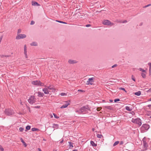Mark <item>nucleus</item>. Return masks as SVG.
Wrapping results in <instances>:
<instances>
[{
  "label": "nucleus",
  "instance_id": "10",
  "mask_svg": "<svg viewBox=\"0 0 151 151\" xmlns=\"http://www.w3.org/2000/svg\"><path fill=\"white\" fill-rule=\"evenodd\" d=\"M70 101H65V104L60 107V108L63 109L67 107L68 105L70 104Z\"/></svg>",
  "mask_w": 151,
  "mask_h": 151
},
{
  "label": "nucleus",
  "instance_id": "24",
  "mask_svg": "<svg viewBox=\"0 0 151 151\" xmlns=\"http://www.w3.org/2000/svg\"><path fill=\"white\" fill-rule=\"evenodd\" d=\"M138 70L141 71L143 73H146V71L141 68H139L138 69Z\"/></svg>",
  "mask_w": 151,
  "mask_h": 151
},
{
  "label": "nucleus",
  "instance_id": "9",
  "mask_svg": "<svg viewBox=\"0 0 151 151\" xmlns=\"http://www.w3.org/2000/svg\"><path fill=\"white\" fill-rule=\"evenodd\" d=\"M95 78H91L88 79V81H87L86 84L87 85H92L94 81Z\"/></svg>",
  "mask_w": 151,
  "mask_h": 151
},
{
  "label": "nucleus",
  "instance_id": "31",
  "mask_svg": "<svg viewBox=\"0 0 151 151\" xmlns=\"http://www.w3.org/2000/svg\"><path fill=\"white\" fill-rule=\"evenodd\" d=\"M119 142L118 141H117L115 142L113 144V146H115L116 145H117L119 144Z\"/></svg>",
  "mask_w": 151,
  "mask_h": 151
},
{
  "label": "nucleus",
  "instance_id": "38",
  "mask_svg": "<svg viewBox=\"0 0 151 151\" xmlns=\"http://www.w3.org/2000/svg\"><path fill=\"white\" fill-rule=\"evenodd\" d=\"M119 88L120 89L123 90L124 91H125V92H126V91L125 90V88Z\"/></svg>",
  "mask_w": 151,
  "mask_h": 151
},
{
  "label": "nucleus",
  "instance_id": "3",
  "mask_svg": "<svg viewBox=\"0 0 151 151\" xmlns=\"http://www.w3.org/2000/svg\"><path fill=\"white\" fill-rule=\"evenodd\" d=\"M150 128L149 125L147 124H144L140 128L141 131L142 132L147 131Z\"/></svg>",
  "mask_w": 151,
  "mask_h": 151
},
{
  "label": "nucleus",
  "instance_id": "57",
  "mask_svg": "<svg viewBox=\"0 0 151 151\" xmlns=\"http://www.w3.org/2000/svg\"><path fill=\"white\" fill-rule=\"evenodd\" d=\"M92 130H93V131H94V129H93Z\"/></svg>",
  "mask_w": 151,
  "mask_h": 151
},
{
  "label": "nucleus",
  "instance_id": "43",
  "mask_svg": "<svg viewBox=\"0 0 151 151\" xmlns=\"http://www.w3.org/2000/svg\"><path fill=\"white\" fill-rule=\"evenodd\" d=\"M147 114L148 115H151V111L148 112Z\"/></svg>",
  "mask_w": 151,
  "mask_h": 151
},
{
  "label": "nucleus",
  "instance_id": "1",
  "mask_svg": "<svg viewBox=\"0 0 151 151\" xmlns=\"http://www.w3.org/2000/svg\"><path fill=\"white\" fill-rule=\"evenodd\" d=\"M45 88L42 89V91L45 94H48L50 93L54 92L55 90V88L50 86H45Z\"/></svg>",
  "mask_w": 151,
  "mask_h": 151
},
{
  "label": "nucleus",
  "instance_id": "14",
  "mask_svg": "<svg viewBox=\"0 0 151 151\" xmlns=\"http://www.w3.org/2000/svg\"><path fill=\"white\" fill-rule=\"evenodd\" d=\"M26 37V35L24 34H19L17 35L16 38H25Z\"/></svg>",
  "mask_w": 151,
  "mask_h": 151
},
{
  "label": "nucleus",
  "instance_id": "19",
  "mask_svg": "<svg viewBox=\"0 0 151 151\" xmlns=\"http://www.w3.org/2000/svg\"><path fill=\"white\" fill-rule=\"evenodd\" d=\"M38 96L39 97H42L44 95V94L40 92H38Z\"/></svg>",
  "mask_w": 151,
  "mask_h": 151
},
{
  "label": "nucleus",
  "instance_id": "18",
  "mask_svg": "<svg viewBox=\"0 0 151 151\" xmlns=\"http://www.w3.org/2000/svg\"><path fill=\"white\" fill-rule=\"evenodd\" d=\"M20 140H21V142L23 144L24 146L25 147H26L27 146V144L25 143V142L24 141L23 139H22V138H21Z\"/></svg>",
  "mask_w": 151,
  "mask_h": 151
},
{
  "label": "nucleus",
  "instance_id": "32",
  "mask_svg": "<svg viewBox=\"0 0 151 151\" xmlns=\"http://www.w3.org/2000/svg\"><path fill=\"white\" fill-rule=\"evenodd\" d=\"M97 137H98L99 138H101L103 136L101 134H97Z\"/></svg>",
  "mask_w": 151,
  "mask_h": 151
},
{
  "label": "nucleus",
  "instance_id": "56",
  "mask_svg": "<svg viewBox=\"0 0 151 151\" xmlns=\"http://www.w3.org/2000/svg\"><path fill=\"white\" fill-rule=\"evenodd\" d=\"M109 107L107 106L106 108H108V109H109Z\"/></svg>",
  "mask_w": 151,
  "mask_h": 151
},
{
  "label": "nucleus",
  "instance_id": "59",
  "mask_svg": "<svg viewBox=\"0 0 151 151\" xmlns=\"http://www.w3.org/2000/svg\"><path fill=\"white\" fill-rule=\"evenodd\" d=\"M53 151H56V150H54Z\"/></svg>",
  "mask_w": 151,
  "mask_h": 151
},
{
  "label": "nucleus",
  "instance_id": "2",
  "mask_svg": "<svg viewBox=\"0 0 151 151\" xmlns=\"http://www.w3.org/2000/svg\"><path fill=\"white\" fill-rule=\"evenodd\" d=\"M131 121L133 123L137 124L139 127L142 124L141 120L138 118L136 119L132 118Z\"/></svg>",
  "mask_w": 151,
  "mask_h": 151
},
{
  "label": "nucleus",
  "instance_id": "45",
  "mask_svg": "<svg viewBox=\"0 0 151 151\" xmlns=\"http://www.w3.org/2000/svg\"><path fill=\"white\" fill-rule=\"evenodd\" d=\"M116 66H117V65H116V64H115V65H113L112 66V68H114V67H116Z\"/></svg>",
  "mask_w": 151,
  "mask_h": 151
},
{
  "label": "nucleus",
  "instance_id": "21",
  "mask_svg": "<svg viewBox=\"0 0 151 151\" xmlns=\"http://www.w3.org/2000/svg\"><path fill=\"white\" fill-rule=\"evenodd\" d=\"M141 92L140 91H139L137 92L134 93V94L137 96H139L141 95Z\"/></svg>",
  "mask_w": 151,
  "mask_h": 151
},
{
  "label": "nucleus",
  "instance_id": "36",
  "mask_svg": "<svg viewBox=\"0 0 151 151\" xmlns=\"http://www.w3.org/2000/svg\"><path fill=\"white\" fill-rule=\"evenodd\" d=\"M0 150L1 151H4V149L3 148V147H2V146H1V145H0Z\"/></svg>",
  "mask_w": 151,
  "mask_h": 151
},
{
  "label": "nucleus",
  "instance_id": "8",
  "mask_svg": "<svg viewBox=\"0 0 151 151\" xmlns=\"http://www.w3.org/2000/svg\"><path fill=\"white\" fill-rule=\"evenodd\" d=\"M36 101V99L33 96H31L28 99V102L31 104H33Z\"/></svg>",
  "mask_w": 151,
  "mask_h": 151
},
{
  "label": "nucleus",
  "instance_id": "5",
  "mask_svg": "<svg viewBox=\"0 0 151 151\" xmlns=\"http://www.w3.org/2000/svg\"><path fill=\"white\" fill-rule=\"evenodd\" d=\"M5 114L8 116H11L13 115L14 113V112L11 109H6L5 111Z\"/></svg>",
  "mask_w": 151,
  "mask_h": 151
},
{
  "label": "nucleus",
  "instance_id": "15",
  "mask_svg": "<svg viewBox=\"0 0 151 151\" xmlns=\"http://www.w3.org/2000/svg\"><path fill=\"white\" fill-rule=\"evenodd\" d=\"M30 45L32 46H37V42H34L30 44Z\"/></svg>",
  "mask_w": 151,
  "mask_h": 151
},
{
  "label": "nucleus",
  "instance_id": "54",
  "mask_svg": "<svg viewBox=\"0 0 151 151\" xmlns=\"http://www.w3.org/2000/svg\"><path fill=\"white\" fill-rule=\"evenodd\" d=\"M109 101H110L111 102H112L113 101L111 100H109Z\"/></svg>",
  "mask_w": 151,
  "mask_h": 151
},
{
  "label": "nucleus",
  "instance_id": "6",
  "mask_svg": "<svg viewBox=\"0 0 151 151\" xmlns=\"http://www.w3.org/2000/svg\"><path fill=\"white\" fill-rule=\"evenodd\" d=\"M32 83L33 85L37 86H44V83H41L40 81L37 80L32 81Z\"/></svg>",
  "mask_w": 151,
  "mask_h": 151
},
{
  "label": "nucleus",
  "instance_id": "39",
  "mask_svg": "<svg viewBox=\"0 0 151 151\" xmlns=\"http://www.w3.org/2000/svg\"><path fill=\"white\" fill-rule=\"evenodd\" d=\"M132 79L134 81H135L133 75H132Z\"/></svg>",
  "mask_w": 151,
  "mask_h": 151
},
{
  "label": "nucleus",
  "instance_id": "47",
  "mask_svg": "<svg viewBox=\"0 0 151 151\" xmlns=\"http://www.w3.org/2000/svg\"><path fill=\"white\" fill-rule=\"evenodd\" d=\"M124 143V142H123L122 141H121L120 143V145H122Z\"/></svg>",
  "mask_w": 151,
  "mask_h": 151
},
{
  "label": "nucleus",
  "instance_id": "48",
  "mask_svg": "<svg viewBox=\"0 0 151 151\" xmlns=\"http://www.w3.org/2000/svg\"><path fill=\"white\" fill-rule=\"evenodd\" d=\"M150 5H151L150 4H148V5L146 6L145 7H148V6H150Z\"/></svg>",
  "mask_w": 151,
  "mask_h": 151
},
{
  "label": "nucleus",
  "instance_id": "26",
  "mask_svg": "<svg viewBox=\"0 0 151 151\" xmlns=\"http://www.w3.org/2000/svg\"><path fill=\"white\" fill-rule=\"evenodd\" d=\"M31 130L32 131L34 132V131H38V130H39V129L37 128H32Z\"/></svg>",
  "mask_w": 151,
  "mask_h": 151
},
{
  "label": "nucleus",
  "instance_id": "12",
  "mask_svg": "<svg viewBox=\"0 0 151 151\" xmlns=\"http://www.w3.org/2000/svg\"><path fill=\"white\" fill-rule=\"evenodd\" d=\"M143 146L144 147V148L143 150H146V148L147 146V144L145 140L144 139H143Z\"/></svg>",
  "mask_w": 151,
  "mask_h": 151
},
{
  "label": "nucleus",
  "instance_id": "22",
  "mask_svg": "<svg viewBox=\"0 0 151 151\" xmlns=\"http://www.w3.org/2000/svg\"><path fill=\"white\" fill-rule=\"evenodd\" d=\"M146 72L142 73H141V75H142V77L144 78H145L146 77Z\"/></svg>",
  "mask_w": 151,
  "mask_h": 151
},
{
  "label": "nucleus",
  "instance_id": "27",
  "mask_svg": "<svg viewBox=\"0 0 151 151\" xmlns=\"http://www.w3.org/2000/svg\"><path fill=\"white\" fill-rule=\"evenodd\" d=\"M76 112L78 113L79 114L82 113V111L81 110V108L79 110H77L76 111Z\"/></svg>",
  "mask_w": 151,
  "mask_h": 151
},
{
  "label": "nucleus",
  "instance_id": "4",
  "mask_svg": "<svg viewBox=\"0 0 151 151\" xmlns=\"http://www.w3.org/2000/svg\"><path fill=\"white\" fill-rule=\"evenodd\" d=\"M82 113L83 114L88 113V111H90V109L88 106H83L81 108Z\"/></svg>",
  "mask_w": 151,
  "mask_h": 151
},
{
  "label": "nucleus",
  "instance_id": "16",
  "mask_svg": "<svg viewBox=\"0 0 151 151\" xmlns=\"http://www.w3.org/2000/svg\"><path fill=\"white\" fill-rule=\"evenodd\" d=\"M32 5L33 6H40V5L36 2H32Z\"/></svg>",
  "mask_w": 151,
  "mask_h": 151
},
{
  "label": "nucleus",
  "instance_id": "7",
  "mask_svg": "<svg viewBox=\"0 0 151 151\" xmlns=\"http://www.w3.org/2000/svg\"><path fill=\"white\" fill-rule=\"evenodd\" d=\"M102 24L106 25L112 26L114 24L113 23L111 22L108 20H104L102 21Z\"/></svg>",
  "mask_w": 151,
  "mask_h": 151
},
{
  "label": "nucleus",
  "instance_id": "49",
  "mask_svg": "<svg viewBox=\"0 0 151 151\" xmlns=\"http://www.w3.org/2000/svg\"><path fill=\"white\" fill-rule=\"evenodd\" d=\"M127 21L126 20H124V21L122 22L123 23H126L127 22Z\"/></svg>",
  "mask_w": 151,
  "mask_h": 151
},
{
  "label": "nucleus",
  "instance_id": "58",
  "mask_svg": "<svg viewBox=\"0 0 151 151\" xmlns=\"http://www.w3.org/2000/svg\"><path fill=\"white\" fill-rule=\"evenodd\" d=\"M151 106V105H148L149 106Z\"/></svg>",
  "mask_w": 151,
  "mask_h": 151
},
{
  "label": "nucleus",
  "instance_id": "34",
  "mask_svg": "<svg viewBox=\"0 0 151 151\" xmlns=\"http://www.w3.org/2000/svg\"><path fill=\"white\" fill-rule=\"evenodd\" d=\"M53 115L54 117H55V118H56V119L59 118V116H57L55 114L53 113Z\"/></svg>",
  "mask_w": 151,
  "mask_h": 151
},
{
  "label": "nucleus",
  "instance_id": "33",
  "mask_svg": "<svg viewBox=\"0 0 151 151\" xmlns=\"http://www.w3.org/2000/svg\"><path fill=\"white\" fill-rule=\"evenodd\" d=\"M56 21L57 22L60 23H63V24H67V23L66 22H63V21H62L56 20Z\"/></svg>",
  "mask_w": 151,
  "mask_h": 151
},
{
  "label": "nucleus",
  "instance_id": "51",
  "mask_svg": "<svg viewBox=\"0 0 151 151\" xmlns=\"http://www.w3.org/2000/svg\"><path fill=\"white\" fill-rule=\"evenodd\" d=\"M63 139H62V140L60 141V143H62L63 142Z\"/></svg>",
  "mask_w": 151,
  "mask_h": 151
},
{
  "label": "nucleus",
  "instance_id": "20",
  "mask_svg": "<svg viewBox=\"0 0 151 151\" xmlns=\"http://www.w3.org/2000/svg\"><path fill=\"white\" fill-rule=\"evenodd\" d=\"M52 127L53 128L58 129V125L57 124H53Z\"/></svg>",
  "mask_w": 151,
  "mask_h": 151
},
{
  "label": "nucleus",
  "instance_id": "11",
  "mask_svg": "<svg viewBox=\"0 0 151 151\" xmlns=\"http://www.w3.org/2000/svg\"><path fill=\"white\" fill-rule=\"evenodd\" d=\"M24 54L25 57L26 58H28V56L27 53V47L26 45H25L24 46Z\"/></svg>",
  "mask_w": 151,
  "mask_h": 151
},
{
  "label": "nucleus",
  "instance_id": "46",
  "mask_svg": "<svg viewBox=\"0 0 151 151\" xmlns=\"http://www.w3.org/2000/svg\"><path fill=\"white\" fill-rule=\"evenodd\" d=\"M91 26L90 24H88L86 25V26L87 27H90Z\"/></svg>",
  "mask_w": 151,
  "mask_h": 151
},
{
  "label": "nucleus",
  "instance_id": "44",
  "mask_svg": "<svg viewBox=\"0 0 151 151\" xmlns=\"http://www.w3.org/2000/svg\"><path fill=\"white\" fill-rule=\"evenodd\" d=\"M101 109V108L99 107V108H97L96 109H97V111H99L100 110V109Z\"/></svg>",
  "mask_w": 151,
  "mask_h": 151
},
{
  "label": "nucleus",
  "instance_id": "37",
  "mask_svg": "<svg viewBox=\"0 0 151 151\" xmlns=\"http://www.w3.org/2000/svg\"><path fill=\"white\" fill-rule=\"evenodd\" d=\"M119 100H119V99H115L114 100V102H116L117 101H119Z\"/></svg>",
  "mask_w": 151,
  "mask_h": 151
},
{
  "label": "nucleus",
  "instance_id": "13",
  "mask_svg": "<svg viewBox=\"0 0 151 151\" xmlns=\"http://www.w3.org/2000/svg\"><path fill=\"white\" fill-rule=\"evenodd\" d=\"M68 62L69 64H73L76 63L77 62L76 60H69L68 61Z\"/></svg>",
  "mask_w": 151,
  "mask_h": 151
},
{
  "label": "nucleus",
  "instance_id": "41",
  "mask_svg": "<svg viewBox=\"0 0 151 151\" xmlns=\"http://www.w3.org/2000/svg\"><path fill=\"white\" fill-rule=\"evenodd\" d=\"M21 32V30L19 29L18 30L17 33L18 34L20 33Z\"/></svg>",
  "mask_w": 151,
  "mask_h": 151
},
{
  "label": "nucleus",
  "instance_id": "35",
  "mask_svg": "<svg viewBox=\"0 0 151 151\" xmlns=\"http://www.w3.org/2000/svg\"><path fill=\"white\" fill-rule=\"evenodd\" d=\"M24 130V129L22 127H20L19 128V130L20 132H22Z\"/></svg>",
  "mask_w": 151,
  "mask_h": 151
},
{
  "label": "nucleus",
  "instance_id": "55",
  "mask_svg": "<svg viewBox=\"0 0 151 151\" xmlns=\"http://www.w3.org/2000/svg\"><path fill=\"white\" fill-rule=\"evenodd\" d=\"M149 101H151V99H150Z\"/></svg>",
  "mask_w": 151,
  "mask_h": 151
},
{
  "label": "nucleus",
  "instance_id": "28",
  "mask_svg": "<svg viewBox=\"0 0 151 151\" xmlns=\"http://www.w3.org/2000/svg\"><path fill=\"white\" fill-rule=\"evenodd\" d=\"M31 127L29 125H28L26 127V130H25V131H26L27 130H29L30 129Z\"/></svg>",
  "mask_w": 151,
  "mask_h": 151
},
{
  "label": "nucleus",
  "instance_id": "40",
  "mask_svg": "<svg viewBox=\"0 0 151 151\" xmlns=\"http://www.w3.org/2000/svg\"><path fill=\"white\" fill-rule=\"evenodd\" d=\"M35 22L34 21H31V22L30 24L31 25H33L35 24Z\"/></svg>",
  "mask_w": 151,
  "mask_h": 151
},
{
  "label": "nucleus",
  "instance_id": "17",
  "mask_svg": "<svg viewBox=\"0 0 151 151\" xmlns=\"http://www.w3.org/2000/svg\"><path fill=\"white\" fill-rule=\"evenodd\" d=\"M90 143L92 146L93 147H96L97 146V144H95L93 141H91L90 142Z\"/></svg>",
  "mask_w": 151,
  "mask_h": 151
},
{
  "label": "nucleus",
  "instance_id": "23",
  "mask_svg": "<svg viewBox=\"0 0 151 151\" xmlns=\"http://www.w3.org/2000/svg\"><path fill=\"white\" fill-rule=\"evenodd\" d=\"M125 108L127 110L129 111H131L132 110V109L128 106H126Z\"/></svg>",
  "mask_w": 151,
  "mask_h": 151
},
{
  "label": "nucleus",
  "instance_id": "42",
  "mask_svg": "<svg viewBox=\"0 0 151 151\" xmlns=\"http://www.w3.org/2000/svg\"><path fill=\"white\" fill-rule=\"evenodd\" d=\"M78 92H84V91L82 90H78Z\"/></svg>",
  "mask_w": 151,
  "mask_h": 151
},
{
  "label": "nucleus",
  "instance_id": "52",
  "mask_svg": "<svg viewBox=\"0 0 151 151\" xmlns=\"http://www.w3.org/2000/svg\"><path fill=\"white\" fill-rule=\"evenodd\" d=\"M38 150L39 151H42L41 150V149L40 148H38Z\"/></svg>",
  "mask_w": 151,
  "mask_h": 151
},
{
  "label": "nucleus",
  "instance_id": "30",
  "mask_svg": "<svg viewBox=\"0 0 151 151\" xmlns=\"http://www.w3.org/2000/svg\"><path fill=\"white\" fill-rule=\"evenodd\" d=\"M61 96H67V93H62L60 94Z\"/></svg>",
  "mask_w": 151,
  "mask_h": 151
},
{
  "label": "nucleus",
  "instance_id": "50",
  "mask_svg": "<svg viewBox=\"0 0 151 151\" xmlns=\"http://www.w3.org/2000/svg\"><path fill=\"white\" fill-rule=\"evenodd\" d=\"M149 92H151V88H150L148 91Z\"/></svg>",
  "mask_w": 151,
  "mask_h": 151
},
{
  "label": "nucleus",
  "instance_id": "53",
  "mask_svg": "<svg viewBox=\"0 0 151 151\" xmlns=\"http://www.w3.org/2000/svg\"><path fill=\"white\" fill-rule=\"evenodd\" d=\"M72 151H78L76 150H73Z\"/></svg>",
  "mask_w": 151,
  "mask_h": 151
},
{
  "label": "nucleus",
  "instance_id": "25",
  "mask_svg": "<svg viewBox=\"0 0 151 151\" xmlns=\"http://www.w3.org/2000/svg\"><path fill=\"white\" fill-rule=\"evenodd\" d=\"M148 64L149 66V72L150 73L151 72V62L148 63Z\"/></svg>",
  "mask_w": 151,
  "mask_h": 151
},
{
  "label": "nucleus",
  "instance_id": "29",
  "mask_svg": "<svg viewBox=\"0 0 151 151\" xmlns=\"http://www.w3.org/2000/svg\"><path fill=\"white\" fill-rule=\"evenodd\" d=\"M69 144L70 146V147H73V143L71 142H69Z\"/></svg>",
  "mask_w": 151,
  "mask_h": 151
}]
</instances>
